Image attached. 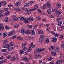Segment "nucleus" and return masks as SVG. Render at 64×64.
<instances>
[{
	"label": "nucleus",
	"mask_w": 64,
	"mask_h": 64,
	"mask_svg": "<svg viewBox=\"0 0 64 64\" xmlns=\"http://www.w3.org/2000/svg\"><path fill=\"white\" fill-rule=\"evenodd\" d=\"M45 40V37L44 36L41 34L40 36V38H39V41L40 42L42 43L43 41V40Z\"/></svg>",
	"instance_id": "f257e3e1"
},
{
	"label": "nucleus",
	"mask_w": 64,
	"mask_h": 64,
	"mask_svg": "<svg viewBox=\"0 0 64 64\" xmlns=\"http://www.w3.org/2000/svg\"><path fill=\"white\" fill-rule=\"evenodd\" d=\"M38 4H36L34 5V8H31L30 10V11H34V10H35L37 9V8H38Z\"/></svg>",
	"instance_id": "f03ea898"
},
{
	"label": "nucleus",
	"mask_w": 64,
	"mask_h": 64,
	"mask_svg": "<svg viewBox=\"0 0 64 64\" xmlns=\"http://www.w3.org/2000/svg\"><path fill=\"white\" fill-rule=\"evenodd\" d=\"M21 1L20 0H19L15 3V5L16 6H20L21 5Z\"/></svg>",
	"instance_id": "7ed1b4c3"
},
{
	"label": "nucleus",
	"mask_w": 64,
	"mask_h": 64,
	"mask_svg": "<svg viewBox=\"0 0 64 64\" xmlns=\"http://www.w3.org/2000/svg\"><path fill=\"white\" fill-rule=\"evenodd\" d=\"M41 57V56L40 54H37L34 57V58L36 59H38L39 58Z\"/></svg>",
	"instance_id": "20e7f679"
},
{
	"label": "nucleus",
	"mask_w": 64,
	"mask_h": 64,
	"mask_svg": "<svg viewBox=\"0 0 64 64\" xmlns=\"http://www.w3.org/2000/svg\"><path fill=\"white\" fill-rule=\"evenodd\" d=\"M10 46L8 44H6L3 45V47L4 48H9Z\"/></svg>",
	"instance_id": "39448f33"
},
{
	"label": "nucleus",
	"mask_w": 64,
	"mask_h": 64,
	"mask_svg": "<svg viewBox=\"0 0 64 64\" xmlns=\"http://www.w3.org/2000/svg\"><path fill=\"white\" fill-rule=\"evenodd\" d=\"M63 61L62 59H60V60H58L56 62V64H59L60 63H62Z\"/></svg>",
	"instance_id": "423d86ee"
},
{
	"label": "nucleus",
	"mask_w": 64,
	"mask_h": 64,
	"mask_svg": "<svg viewBox=\"0 0 64 64\" xmlns=\"http://www.w3.org/2000/svg\"><path fill=\"white\" fill-rule=\"evenodd\" d=\"M55 48L56 51L57 52H58V51H59L60 50V48H57V46H55Z\"/></svg>",
	"instance_id": "0eeeda50"
},
{
	"label": "nucleus",
	"mask_w": 64,
	"mask_h": 64,
	"mask_svg": "<svg viewBox=\"0 0 64 64\" xmlns=\"http://www.w3.org/2000/svg\"><path fill=\"white\" fill-rule=\"evenodd\" d=\"M33 45V43L32 42H31V44H30V46L29 47V49L31 51L32 50V48H31L32 47Z\"/></svg>",
	"instance_id": "6e6552de"
},
{
	"label": "nucleus",
	"mask_w": 64,
	"mask_h": 64,
	"mask_svg": "<svg viewBox=\"0 0 64 64\" xmlns=\"http://www.w3.org/2000/svg\"><path fill=\"white\" fill-rule=\"evenodd\" d=\"M14 33H15V32H14V30H13V31H12L10 32L8 35L9 36H10L12 35V34H14Z\"/></svg>",
	"instance_id": "1a4fd4ad"
},
{
	"label": "nucleus",
	"mask_w": 64,
	"mask_h": 64,
	"mask_svg": "<svg viewBox=\"0 0 64 64\" xmlns=\"http://www.w3.org/2000/svg\"><path fill=\"white\" fill-rule=\"evenodd\" d=\"M10 14V12L8 11L4 13V15L6 16V15H9Z\"/></svg>",
	"instance_id": "9d476101"
},
{
	"label": "nucleus",
	"mask_w": 64,
	"mask_h": 64,
	"mask_svg": "<svg viewBox=\"0 0 64 64\" xmlns=\"http://www.w3.org/2000/svg\"><path fill=\"white\" fill-rule=\"evenodd\" d=\"M47 7H49L50 6H51V4L49 2H47L46 4Z\"/></svg>",
	"instance_id": "9b49d317"
},
{
	"label": "nucleus",
	"mask_w": 64,
	"mask_h": 64,
	"mask_svg": "<svg viewBox=\"0 0 64 64\" xmlns=\"http://www.w3.org/2000/svg\"><path fill=\"white\" fill-rule=\"evenodd\" d=\"M51 54L52 55L54 56H56V52L54 51H52V52H51Z\"/></svg>",
	"instance_id": "f8f14e48"
},
{
	"label": "nucleus",
	"mask_w": 64,
	"mask_h": 64,
	"mask_svg": "<svg viewBox=\"0 0 64 64\" xmlns=\"http://www.w3.org/2000/svg\"><path fill=\"white\" fill-rule=\"evenodd\" d=\"M47 12L48 14H50L52 12L51 10L50 9H49L47 10Z\"/></svg>",
	"instance_id": "ddd939ff"
},
{
	"label": "nucleus",
	"mask_w": 64,
	"mask_h": 64,
	"mask_svg": "<svg viewBox=\"0 0 64 64\" xmlns=\"http://www.w3.org/2000/svg\"><path fill=\"white\" fill-rule=\"evenodd\" d=\"M56 6L58 8H61V4L60 3L57 4L56 5Z\"/></svg>",
	"instance_id": "4468645a"
},
{
	"label": "nucleus",
	"mask_w": 64,
	"mask_h": 64,
	"mask_svg": "<svg viewBox=\"0 0 64 64\" xmlns=\"http://www.w3.org/2000/svg\"><path fill=\"white\" fill-rule=\"evenodd\" d=\"M28 18H25L24 19V21L25 22V23H28V22H29L28 21Z\"/></svg>",
	"instance_id": "2eb2a0df"
},
{
	"label": "nucleus",
	"mask_w": 64,
	"mask_h": 64,
	"mask_svg": "<svg viewBox=\"0 0 64 64\" xmlns=\"http://www.w3.org/2000/svg\"><path fill=\"white\" fill-rule=\"evenodd\" d=\"M0 28L2 30H4V27H3V24L1 23H0Z\"/></svg>",
	"instance_id": "dca6fc26"
},
{
	"label": "nucleus",
	"mask_w": 64,
	"mask_h": 64,
	"mask_svg": "<svg viewBox=\"0 0 64 64\" xmlns=\"http://www.w3.org/2000/svg\"><path fill=\"white\" fill-rule=\"evenodd\" d=\"M24 60L25 61V62H28L29 60L28 58H27V57H25L24 58Z\"/></svg>",
	"instance_id": "f3484780"
},
{
	"label": "nucleus",
	"mask_w": 64,
	"mask_h": 64,
	"mask_svg": "<svg viewBox=\"0 0 64 64\" xmlns=\"http://www.w3.org/2000/svg\"><path fill=\"white\" fill-rule=\"evenodd\" d=\"M28 20L29 21H30V22H32V21H33L34 20V19L33 17H31L28 18Z\"/></svg>",
	"instance_id": "a211bd4d"
},
{
	"label": "nucleus",
	"mask_w": 64,
	"mask_h": 64,
	"mask_svg": "<svg viewBox=\"0 0 64 64\" xmlns=\"http://www.w3.org/2000/svg\"><path fill=\"white\" fill-rule=\"evenodd\" d=\"M57 41V38H54L53 40H52V42H56Z\"/></svg>",
	"instance_id": "6ab92c4d"
},
{
	"label": "nucleus",
	"mask_w": 64,
	"mask_h": 64,
	"mask_svg": "<svg viewBox=\"0 0 64 64\" xmlns=\"http://www.w3.org/2000/svg\"><path fill=\"white\" fill-rule=\"evenodd\" d=\"M61 13H62L61 12H60L59 10H58L56 12V14H57V15H60V14H61Z\"/></svg>",
	"instance_id": "aec40b11"
},
{
	"label": "nucleus",
	"mask_w": 64,
	"mask_h": 64,
	"mask_svg": "<svg viewBox=\"0 0 64 64\" xmlns=\"http://www.w3.org/2000/svg\"><path fill=\"white\" fill-rule=\"evenodd\" d=\"M17 39H18V40H21V41L23 40V38L22 37L18 36L17 38Z\"/></svg>",
	"instance_id": "412c9836"
},
{
	"label": "nucleus",
	"mask_w": 64,
	"mask_h": 64,
	"mask_svg": "<svg viewBox=\"0 0 64 64\" xmlns=\"http://www.w3.org/2000/svg\"><path fill=\"white\" fill-rule=\"evenodd\" d=\"M58 10V8H55L54 9H53L52 10V12H56V11H57Z\"/></svg>",
	"instance_id": "4be33fe9"
},
{
	"label": "nucleus",
	"mask_w": 64,
	"mask_h": 64,
	"mask_svg": "<svg viewBox=\"0 0 64 64\" xmlns=\"http://www.w3.org/2000/svg\"><path fill=\"white\" fill-rule=\"evenodd\" d=\"M18 18L16 17H14L13 18V20H15V21H18Z\"/></svg>",
	"instance_id": "5701e85b"
},
{
	"label": "nucleus",
	"mask_w": 64,
	"mask_h": 64,
	"mask_svg": "<svg viewBox=\"0 0 64 64\" xmlns=\"http://www.w3.org/2000/svg\"><path fill=\"white\" fill-rule=\"evenodd\" d=\"M7 36V33H5L3 35V37L4 38H5Z\"/></svg>",
	"instance_id": "b1692460"
},
{
	"label": "nucleus",
	"mask_w": 64,
	"mask_h": 64,
	"mask_svg": "<svg viewBox=\"0 0 64 64\" xmlns=\"http://www.w3.org/2000/svg\"><path fill=\"white\" fill-rule=\"evenodd\" d=\"M62 23V21H60V22H59L58 23V26H61Z\"/></svg>",
	"instance_id": "393cba45"
},
{
	"label": "nucleus",
	"mask_w": 64,
	"mask_h": 64,
	"mask_svg": "<svg viewBox=\"0 0 64 64\" xmlns=\"http://www.w3.org/2000/svg\"><path fill=\"white\" fill-rule=\"evenodd\" d=\"M25 32V30H24V29H22V30L21 32L22 33V34H24Z\"/></svg>",
	"instance_id": "a878e982"
},
{
	"label": "nucleus",
	"mask_w": 64,
	"mask_h": 64,
	"mask_svg": "<svg viewBox=\"0 0 64 64\" xmlns=\"http://www.w3.org/2000/svg\"><path fill=\"white\" fill-rule=\"evenodd\" d=\"M12 56H11L8 55L6 57V58L8 59H10L11 58Z\"/></svg>",
	"instance_id": "bb28decb"
},
{
	"label": "nucleus",
	"mask_w": 64,
	"mask_h": 64,
	"mask_svg": "<svg viewBox=\"0 0 64 64\" xmlns=\"http://www.w3.org/2000/svg\"><path fill=\"white\" fill-rule=\"evenodd\" d=\"M25 19V18L24 17H22L20 19V21H23Z\"/></svg>",
	"instance_id": "cd10ccee"
},
{
	"label": "nucleus",
	"mask_w": 64,
	"mask_h": 64,
	"mask_svg": "<svg viewBox=\"0 0 64 64\" xmlns=\"http://www.w3.org/2000/svg\"><path fill=\"white\" fill-rule=\"evenodd\" d=\"M36 51L37 52H41V49L39 48H37L36 50Z\"/></svg>",
	"instance_id": "c85d7f7f"
},
{
	"label": "nucleus",
	"mask_w": 64,
	"mask_h": 64,
	"mask_svg": "<svg viewBox=\"0 0 64 64\" xmlns=\"http://www.w3.org/2000/svg\"><path fill=\"white\" fill-rule=\"evenodd\" d=\"M60 20H61V18H58L57 19H56V22H59V21H60Z\"/></svg>",
	"instance_id": "c756f323"
},
{
	"label": "nucleus",
	"mask_w": 64,
	"mask_h": 64,
	"mask_svg": "<svg viewBox=\"0 0 64 64\" xmlns=\"http://www.w3.org/2000/svg\"><path fill=\"white\" fill-rule=\"evenodd\" d=\"M29 5V4L28 3H26L25 4L24 6L25 7H27Z\"/></svg>",
	"instance_id": "7c9ffc66"
},
{
	"label": "nucleus",
	"mask_w": 64,
	"mask_h": 64,
	"mask_svg": "<svg viewBox=\"0 0 64 64\" xmlns=\"http://www.w3.org/2000/svg\"><path fill=\"white\" fill-rule=\"evenodd\" d=\"M53 59V58H49L46 59L47 60H48V61H50V60H52Z\"/></svg>",
	"instance_id": "2f4dec72"
},
{
	"label": "nucleus",
	"mask_w": 64,
	"mask_h": 64,
	"mask_svg": "<svg viewBox=\"0 0 64 64\" xmlns=\"http://www.w3.org/2000/svg\"><path fill=\"white\" fill-rule=\"evenodd\" d=\"M46 43H48L49 42V39L46 38Z\"/></svg>",
	"instance_id": "473e14b6"
},
{
	"label": "nucleus",
	"mask_w": 64,
	"mask_h": 64,
	"mask_svg": "<svg viewBox=\"0 0 64 64\" xmlns=\"http://www.w3.org/2000/svg\"><path fill=\"white\" fill-rule=\"evenodd\" d=\"M16 59V58H15V56H13L11 59V60L12 61H14Z\"/></svg>",
	"instance_id": "72a5a7b5"
},
{
	"label": "nucleus",
	"mask_w": 64,
	"mask_h": 64,
	"mask_svg": "<svg viewBox=\"0 0 64 64\" xmlns=\"http://www.w3.org/2000/svg\"><path fill=\"white\" fill-rule=\"evenodd\" d=\"M46 7H47V6H46V4H44L42 6V9H45V8H46Z\"/></svg>",
	"instance_id": "f704fd0d"
},
{
	"label": "nucleus",
	"mask_w": 64,
	"mask_h": 64,
	"mask_svg": "<svg viewBox=\"0 0 64 64\" xmlns=\"http://www.w3.org/2000/svg\"><path fill=\"white\" fill-rule=\"evenodd\" d=\"M38 33L39 34H41L44 33V32L42 30H40L39 32H38Z\"/></svg>",
	"instance_id": "c9c22d12"
},
{
	"label": "nucleus",
	"mask_w": 64,
	"mask_h": 64,
	"mask_svg": "<svg viewBox=\"0 0 64 64\" xmlns=\"http://www.w3.org/2000/svg\"><path fill=\"white\" fill-rule=\"evenodd\" d=\"M24 51L22 50H20V54H24Z\"/></svg>",
	"instance_id": "e433bc0d"
},
{
	"label": "nucleus",
	"mask_w": 64,
	"mask_h": 64,
	"mask_svg": "<svg viewBox=\"0 0 64 64\" xmlns=\"http://www.w3.org/2000/svg\"><path fill=\"white\" fill-rule=\"evenodd\" d=\"M10 46H13V45H14V43H13V42H10Z\"/></svg>",
	"instance_id": "4c0bfd02"
},
{
	"label": "nucleus",
	"mask_w": 64,
	"mask_h": 64,
	"mask_svg": "<svg viewBox=\"0 0 64 64\" xmlns=\"http://www.w3.org/2000/svg\"><path fill=\"white\" fill-rule=\"evenodd\" d=\"M63 35H62L60 36V39H62L63 38Z\"/></svg>",
	"instance_id": "58836bf2"
},
{
	"label": "nucleus",
	"mask_w": 64,
	"mask_h": 64,
	"mask_svg": "<svg viewBox=\"0 0 64 64\" xmlns=\"http://www.w3.org/2000/svg\"><path fill=\"white\" fill-rule=\"evenodd\" d=\"M33 26L32 25H29L28 26V28L31 29L32 28Z\"/></svg>",
	"instance_id": "ea45409f"
},
{
	"label": "nucleus",
	"mask_w": 64,
	"mask_h": 64,
	"mask_svg": "<svg viewBox=\"0 0 64 64\" xmlns=\"http://www.w3.org/2000/svg\"><path fill=\"white\" fill-rule=\"evenodd\" d=\"M7 50L5 49H2L1 50L2 52H6Z\"/></svg>",
	"instance_id": "a19ab883"
},
{
	"label": "nucleus",
	"mask_w": 64,
	"mask_h": 64,
	"mask_svg": "<svg viewBox=\"0 0 64 64\" xmlns=\"http://www.w3.org/2000/svg\"><path fill=\"white\" fill-rule=\"evenodd\" d=\"M50 48L51 49V50H54L55 48H54V46H52Z\"/></svg>",
	"instance_id": "79ce46f5"
},
{
	"label": "nucleus",
	"mask_w": 64,
	"mask_h": 64,
	"mask_svg": "<svg viewBox=\"0 0 64 64\" xmlns=\"http://www.w3.org/2000/svg\"><path fill=\"white\" fill-rule=\"evenodd\" d=\"M32 35H34L35 34V32H34V31L33 30H32Z\"/></svg>",
	"instance_id": "37998d69"
},
{
	"label": "nucleus",
	"mask_w": 64,
	"mask_h": 64,
	"mask_svg": "<svg viewBox=\"0 0 64 64\" xmlns=\"http://www.w3.org/2000/svg\"><path fill=\"white\" fill-rule=\"evenodd\" d=\"M8 18H6L4 20V21L6 22H8Z\"/></svg>",
	"instance_id": "c03bdc74"
},
{
	"label": "nucleus",
	"mask_w": 64,
	"mask_h": 64,
	"mask_svg": "<svg viewBox=\"0 0 64 64\" xmlns=\"http://www.w3.org/2000/svg\"><path fill=\"white\" fill-rule=\"evenodd\" d=\"M16 11H18V12H20V9H19V8H16Z\"/></svg>",
	"instance_id": "a18cd8bd"
},
{
	"label": "nucleus",
	"mask_w": 64,
	"mask_h": 64,
	"mask_svg": "<svg viewBox=\"0 0 64 64\" xmlns=\"http://www.w3.org/2000/svg\"><path fill=\"white\" fill-rule=\"evenodd\" d=\"M3 4H4V6L6 5V4H7V2H3Z\"/></svg>",
	"instance_id": "49530a36"
},
{
	"label": "nucleus",
	"mask_w": 64,
	"mask_h": 64,
	"mask_svg": "<svg viewBox=\"0 0 64 64\" xmlns=\"http://www.w3.org/2000/svg\"><path fill=\"white\" fill-rule=\"evenodd\" d=\"M28 56L30 59H32V56L31 54L29 55Z\"/></svg>",
	"instance_id": "de8ad7c7"
},
{
	"label": "nucleus",
	"mask_w": 64,
	"mask_h": 64,
	"mask_svg": "<svg viewBox=\"0 0 64 64\" xmlns=\"http://www.w3.org/2000/svg\"><path fill=\"white\" fill-rule=\"evenodd\" d=\"M3 3V1H1L0 2V7H1L2 6V4Z\"/></svg>",
	"instance_id": "09e8293b"
},
{
	"label": "nucleus",
	"mask_w": 64,
	"mask_h": 64,
	"mask_svg": "<svg viewBox=\"0 0 64 64\" xmlns=\"http://www.w3.org/2000/svg\"><path fill=\"white\" fill-rule=\"evenodd\" d=\"M8 9H9V8H4V11H8Z\"/></svg>",
	"instance_id": "8fccbe9b"
},
{
	"label": "nucleus",
	"mask_w": 64,
	"mask_h": 64,
	"mask_svg": "<svg viewBox=\"0 0 64 64\" xmlns=\"http://www.w3.org/2000/svg\"><path fill=\"white\" fill-rule=\"evenodd\" d=\"M29 31V30H26V31L25 32V33L26 34H27L28 33V32Z\"/></svg>",
	"instance_id": "3c124183"
},
{
	"label": "nucleus",
	"mask_w": 64,
	"mask_h": 64,
	"mask_svg": "<svg viewBox=\"0 0 64 64\" xmlns=\"http://www.w3.org/2000/svg\"><path fill=\"white\" fill-rule=\"evenodd\" d=\"M19 27V25H14V28H18V27Z\"/></svg>",
	"instance_id": "603ef678"
},
{
	"label": "nucleus",
	"mask_w": 64,
	"mask_h": 64,
	"mask_svg": "<svg viewBox=\"0 0 64 64\" xmlns=\"http://www.w3.org/2000/svg\"><path fill=\"white\" fill-rule=\"evenodd\" d=\"M16 35H15V36H12V39H14V38H16Z\"/></svg>",
	"instance_id": "864d4df0"
},
{
	"label": "nucleus",
	"mask_w": 64,
	"mask_h": 64,
	"mask_svg": "<svg viewBox=\"0 0 64 64\" xmlns=\"http://www.w3.org/2000/svg\"><path fill=\"white\" fill-rule=\"evenodd\" d=\"M9 28H10L9 26H6V29H7V30H8L9 29Z\"/></svg>",
	"instance_id": "5fc2aeb1"
},
{
	"label": "nucleus",
	"mask_w": 64,
	"mask_h": 64,
	"mask_svg": "<svg viewBox=\"0 0 64 64\" xmlns=\"http://www.w3.org/2000/svg\"><path fill=\"white\" fill-rule=\"evenodd\" d=\"M26 44H23L22 46V47L23 48L24 47H25V46H26Z\"/></svg>",
	"instance_id": "6e6d98bb"
},
{
	"label": "nucleus",
	"mask_w": 64,
	"mask_h": 64,
	"mask_svg": "<svg viewBox=\"0 0 64 64\" xmlns=\"http://www.w3.org/2000/svg\"><path fill=\"white\" fill-rule=\"evenodd\" d=\"M37 27H38V26L37 25H36L34 26V28L35 29H36L37 28Z\"/></svg>",
	"instance_id": "4d7b16f0"
},
{
	"label": "nucleus",
	"mask_w": 64,
	"mask_h": 64,
	"mask_svg": "<svg viewBox=\"0 0 64 64\" xmlns=\"http://www.w3.org/2000/svg\"><path fill=\"white\" fill-rule=\"evenodd\" d=\"M51 33L53 35H55V32L53 31H52L51 32Z\"/></svg>",
	"instance_id": "13d9d810"
},
{
	"label": "nucleus",
	"mask_w": 64,
	"mask_h": 64,
	"mask_svg": "<svg viewBox=\"0 0 64 64\" xmlns=\"http://www.w3.org/2000/svg\"><path fill=\"white\" fill-rule=\"evenodd\" d=\"M30 51H31L30 50L29 48H28V49H27V52H30Z\"/></svg>",
	"instance_id": "bf43d9fd"
},
{
	"label": "nucleus",
	"mask_w": 64,
	"mask_h": 64,
	"mask_svg": "<svg viewBox=\"0 0 64 64\" xmlns=\"http://www.w3.org/2000/svg\"><path fill=\"white\" fill-rule=\"evenodd\" d=\"M10 48L11 50H14V48L13 47H11Z\"/></svg>",
	"instance_id": "052dcab7"
},
{
	"label": "nucleus",
	"mask_w": 64,
	"mask_h": 64,
	"mask_svg": "<svg viewBox=\"0 0 64 64\" xmlns=\"http://www.w3.org/2000/svg\"><path fill=\"white\" fill-rule=\"evenodd\" d=\"M61 28H63V29H64V25H62L60 27Z\"/></svg>",
	"instance_id": "680f3d73"
},
{
	"label": "nucleus",
	"mask_w": 64,
	"mask_h": 64,
	"mask_svg": "<svg viewBox=\"0 0 64 64\" xmlns=\"http://www.w3.org/2000/svg\"><path fill=\"white\" fill-rule=\"evenodd\" d=\"M53 29L54 31H55L56 30V28L55 27H54L53 28Z\"/></svg>",
	"instance_id": "e2e57ef3"
},
{
	"label": "nucleus",
	"mask_w": 64,
	"mask_h": 64,
	"mask_svg": "<svg viewBox=\"0 0 64 64\" xmlns=\"http://www.w3.org/2000/svg\"><path fill=\"white\" fill-rule=\"evenodd\" d=\"M23 50H27V48L26 47H24L23 48Z\"/></svg>",
	"instance_id": "0e129e2a"
},
{
	"label": "nucleus",
	"mask_w": 64,
	"mask_h": 64,
	"mask_svg": "<svg viewBox=\"0 0 64 64\" xmlns=\"http://www.w3.org/2000/svg\"><path fill=\"white\" fill-rule=\"evenodd\" d=\"M59 36V34H55L54 36L55 37H57V36Z\"/></svg>",
	"instance_id": "69168bd1"
},
{
	"label": "nucleus",
	"mask_w": 64,
	"mask_h": 64,
	"mask_svg": "<svg viewBox=\"0 0 64 64\" xmlns=\"http://www.w3.org/2000/svg\"><path fill=\"white\" fill-rule=\"evenodd\" d=\"M61 47L63 48H64V44H62L61 46Z\"/></svg>",
	"instance_id": "338daca9"
},
{
	"label": "nucleus",
	"mask_w": 64,
	"mask_h": 64,
	"mask_svg": "<svg viewBox=\"0 0 64 64\" xmlns=\"http://www.w3.org/2000/svg\"><path fill=\"white\" fill-rule=\"evenodd\" d=\"M38 12L39 13H41V11L40 10H38Z\"/></svg>",
	"instance_id": "774afa93"
}]
</instances>
